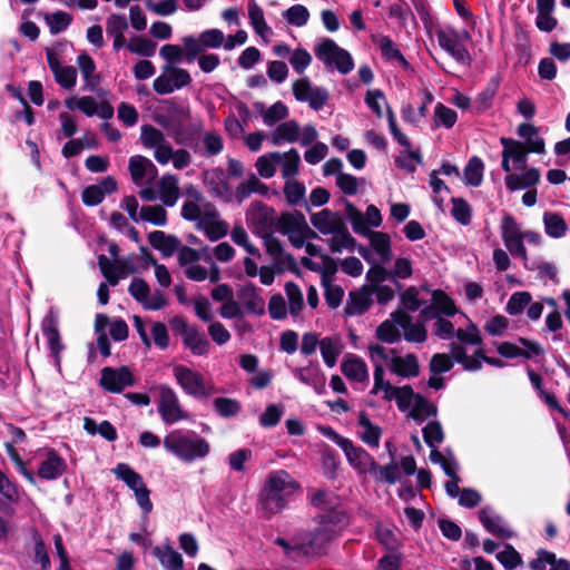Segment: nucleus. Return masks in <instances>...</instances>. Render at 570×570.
Wrapping results in <instances>:
<instances>
[{"mask_svg":"<svg viewBox=\"0 0 570 570\" xmlns=\"http://www.w3.org/2000/svg\"><path fill=\"white\" fill-rule=\"evenodd\" d=\"M173 375L184 393L197 400L208 399L215 392L212 382L205 380L202 373L188 366H174Z\"/></svg>","mask_w":570,"mask_h":570,"instance_id":"nucleus-5","label":"nucleus"},{"mask_svg":"<svg viewBox=\"0 0 570 570\" xmlns=\"http://www.w3.org/2000/svg\"><path fill=\"white\" fill-rule=\"evenodd\" d=\"M149 244L163 253L164 256L169 257L177 252L180 242L176 236L166 235L161 230H154L148 235Z\"/></svg>","mask_w":570,"mask_h":570,"instance_id":"nucleus-45","label":"nucleus"},{"mask_svg":"<svg viewBox=\"0 0 570 570\" xmlns=\"http://www.w3.org/2000/svg\"><path fill=\"white\" fill-rule=\"evenodd\" d=\"M458 120L456 111L444 106L443 104H436L434 108L433 121L435 127L452 128Z\"/></svg>","mask_w":570,"mask_h":570,"instance_id":"nucleus-63","label":"nucleus"},{"mask_svg":"<svg viewBox=\"0 0 570 570\" xmlns=\"http://www.w3.org/2000/svg\"><path fill=\"white\" fill-rule=\"evenodd\" d=\"M439 46L450 55L456 62L469 65L471 56L465 47V42L471 39L469 31H458L451 27L438 29L435 31Z\"/></svg>","mask_w":570,"mask_h":570,"instance_id":"nucleus-8","label":"nucleus"},{"mask_svg":"<svg viewBox=\"0 0 570 570\" xmlns=\"http://www.w3.org/2000/svg\"><path fill=\"white\" fill-rule=\"evenodd\" d=\"M191 82L190 73L180 67L164 65L161 73L153 82L154 90L159 95H169L176 90L189 86Z\"/></svg>","mask_w":570,"mask_h":570,"instance_id":"nucleus-15","label":"nucleus"},{"mask_svg":"<svg viewBox=\"0 0 570 570\" xmlns=\"http://www.w3.org/2000/svg\"><path fill=\"white\" fill-rule=\"evenodd\" d=\"M341 372L355 383H367L370 379L367 364L355 354H346L341 363Z\"/></svg>","mask_w":570,"mask_h":570,"instance_id":"nucleus-28","label":"nucleus"},{"mask_svg":"<svg viewBox=\"0 0 570 570\" xmlns=\"http://www.w3.org/2000/svg\"><path fill=\"white\" fill-rule=\"evenodd\" d=\"M298 490L299 483L287 471L269 472L259 495L261 510L267 515L281 512Z\"/></svg>","mask_w":570,"mask_h":570,"instance_id":"nucleus-2","label":"nucleus"},{"mask_svg":"<svg viewBox=\"0 0 570 570\" xmlns=\"http://www.w3.org/2000/svg\"><path fill=\"white\" fill-rule=\"evenodd\" d=\"M156 390L159 396L157 410L165 424L171 425L190 419L189 413L183 407L178 394L171 387L161 384Z\"/></svg>","mask_w":570,"mask_h":570,"instance_id":"nucleus-11","label":"nucleus"},{"mask_svg":"<svg viewBox=\"0 0 570 570\" xmlns=\"http://www.w3.org/2000/svg\"><path fill=\"white\" fill-rule=\"evenodd\" d=\"M450 352L452 353L455 362L461 364L466 371H479L482 367V362H485L492 366L502 367L504 363L500 358L488 357L484 354V350L478 346L473 355L469 356L464 346L459 343L450 344Z\"/></svg>","mask_w":570,"mask_h":570,"instance_id":"nucleus-19","label":"nucleus"},{"mask_svg":"<svg viewBox=\"0 0 570 570\" xmlns=\"http://www.w3.org/2000/svg\"><path fill=\"white\" fill-rule=\"evenodd\" d=\"M153 554L158 559L165 570H183L184 560L179 552L167 541L153 549Z\"/></svg>","mask_w":570,"mask_h":570,"instance_id":"nucleus-37","label":"nucleus"},{"mask_svg":"<svg viewBox=\"0 0 570 570\" xmlns=\"http://www.w3.org/2000/svg\"><path fill=\"white\" fill-rule=\"evenodd\" d=\"M134 376L126 366L118 368L104 367L101 370L100 385L108 392L120 393L127 386L134 385Z\"/></svg>","mask_w":570,"mask_h":570,"instance_id":"nucleus-21","label":"nucleus"},{"mask_svg":"<svg viewBox=\"0 0 570 570\" xmlns=\"http://www.w3.org/2000/svg\"><path fill=\"white\" fill-rule=\"evenodd\" d=\"M112 473L134 492L135 499L139 508L145 514L153 511V502L150 501V491L146 487L142 476L126 463H118Z\"/></svg>","mask_w":570,"mask_h":570,"instance_id":"nucleus-9","label":"nucleus"},{"mask_svg":"<svg viewBox=\"0 0 570 570\" xmlns=\"http://www.w3.org/2000/svg\"><path fill=\"white\" fill-rule=\"evenodd\" d=\"M138 195L145 202L159 199L164 206L173 207L180 195L178 179L175 175L165 174L156 183V187L141 188Z\"/></svg>","mask_w":570,"mask_h":570,"instance_id":"nucleus-12","label":"nucleus"},{"mask_svg":"<svg viewBox=\"0 0 570 570\" xmlns=\"http://www.w3.org/2000/svg\"><path fill=\"white\" fill-rule=\"evenodd\" d=\"M350 219L355 233L366 235L371 233V227H379L382 224V215L375 205H370L363 215L352 205L347 206Z\"/></svg>","mask_w":570,"mask_h":570,"instance_id":"nucleus-22","label":"nucleus"},{"mask_svg":"<svg viewBox=\"0 0 570 570\" xmlns=\"http://www.w3.org/2000/svg\"><path fill=\"white\" fill-rule=\"evenodd\" d=\"M240 299L247 312L255 315H263L265 313V301L255 286H245L240 292Z\"/></svg>","mask_w":570,"mask_h":570,"instance_id":"nucleus-51","label":"nucleus"},{"mask_svg":"<svg viewBox=\"0 0 570 570\" xmlns=\"http://www.w3.org/2000/svg\"><path fill=\"white\" fill-rule=\"evenodd\" d=\"M66 466V462L61 456L53 451H49L40 463L38 475L41 479L55 480L65 472Z\"/></svg>","mask_w":570,"mask_h":570,"instance_id":"nucleus-42","label":"nucleus"},{"mask_svg":"<svg viewBox=\"0 0 570 570\" xmlns=\"http://www.w3.org/2000/svg\"><path fill=\"white\" fill-rule=\"evenodd\" d=\"M165 450L184 463L205 459L210 452L206 439L195 431L173 430L163 440Z\"/></svg>","mask_w":570,"mask_h":570,"instance_id":"nucleus-3","label":"nucleus"},{"mask_svg":"<svg viewBox=\"0 0 570 570\" xmlns=\"http://www.w3.org/2000/svg\"><path fill=\"white\" fill-rule=\"evenodd\" d=\"M311 501L314 507L326 511L315 519L314 529L299 533L291 540L283 538L275 540V543L282 547L292 559L320 550L347 525V517L343 510L338 509L340 500L335 494L318 490L312 495Z\"/></svg>","mask_w":570,"mask_h":570,"instance_id":"nucleus-1","label":"nucleus"},{"mask_svg":"<svg viewBox=\"0 0 570 570\" xmlns=\"http://www.w3.org/2000/svg\"><path fill=\"white\" fill-rule=\"evenodd\" d=\"M479 519L488 532L504 539L514 537V532L509 528L503 518L491 508H482L479 512Z\"/></svg>","mask_w":570,"mask_h":570,"instance_id":"nucleus-27","label":"nucleus"},{"mask_svg":"<svg viewBox=\"0 0 570 570\" xmlns=\"http://www.w3.org/2000/svg\"><path fill=\"white\" fill-rule=\"evenodd\" d=\"M322 285L327 306L332 309L337 308L343 301L344 289L332 281V276L328 273H323Z\"/></svg>","mask_w":570,"mask_h":570,"instance_id":"nucleus-54","label":"nucleus"},{"mask_svg":"<svg viewBox=\"0 0 570 570\" xmlns=\"http://www.w3.org/2000/svg\"><path fill=\"white\" fill-rule=\"evenodd\" d=\"M452 208L451 215L452 217L461 225L466 226L471 223L472 219V208L470 204L461 198L453 197L451 199Z\"/></svg>","mask_w":570,"mask_h":570,"instance_id":"nucleus-62","label":"nucleus"},{"mask_svg":"<svg viewBox=\"0 0 570 570\" xmlns=\"http://www.w3.org/2000/svg\"><path fill=\"white\" fill-rule=\"evenodd\" d=\"M433 324V333L441 340H451L453 336L456 337V341L452 343H459L460 345H473L480 346L482 345V337L480 335L479 328L470 323L466 328H454V325L449 320L438 316Z\"/></svg>","mask_w":570,"mask_h":570,"instance_id":"nucleus-10","label":"nucleus"},{"mask_svg":"<svg viewBox=\"0 0 570 570\" xmlns=\"http://www.w3.org/2000/svg\"><path fill=\"white\" fill-rule=\"evenodd\" d=\"M324 434L343 450L348 463L360 474H372L373 471H379V464L363 448L355 446L351 440L340 435L331 428L326 429Z\"/></svg>","mask_w":570,"mask_h":570,"instance_id":"nucleus-4","label":"nucleus"},{"mask_svg":"<svg viewBox=\"0 0 570 570\" xmlns=\"http://www.w3.org/2000/svg\"><path fill=\"white\" fill-rule=\"evenodd\" d=\"M328 240L330 249L332 253H342L343 250L353 252L355 240L347 230L345 224L337 232L331 233Z\"/></svg>","mask_w":570,"mask_h":570,"instance_id":"nucleus-57","label":"nucleus"},{"mask_svg":"<svg viewBox=\"0 0 570 570\" xmlns=\"http://www.w3.org/2000/svg\"><path fill=\"white\" fill-rule=\"evenodd\" d=\"M238 111L242 120L232 115L224 121L225 130L232 138H240L244 136L245 125L249 117V110L245 105H239Z\"/></svg>","mask_w":570,"mask_h":570,"instance_id":"nucleus-56","label":"nucleus"},{"mask_svg":"<svg viewBox=\"0 0 570 570\" xmlns=\"http://www.w3.org/2000/svg\"><path fill=\"white\" fill-rule=\"evenodd\" d=\"M501 237L504 246L514 257L528 261V253L522 244V229L511 215H504L500 225Z\"/></svg>","mask_w":570,"mask_h":570,"instance_id":"nucleus-18","label":"nucleus"},{"mask_svg":"<svg viewBox=\"0 0 570 570\" xmlns=\"http://www.w3.org/2000/svg\"><path fill=\"white\" fill-rule=\"evenodd\" d=\"M292 91L297 101L306 102L314 110H321L330 97L325 88L314 86L307 77L295 80L292 83Z\"/></svg>","mask_w":570,"mask_h":570,"instance_id":"nucleus-17","label":"nucleus"},{"mask_svg":"<svg viewBox=\"0 0 570 570\" xmlns=\"http://www.w3.org/2000/svg\"><path fill=\"white\" fill-rule=\"evenodd\" d=\"M344 350V342L340 335H331L321 338L320 352L324 364L333 368Z\"/></svg>","mask_w":570,"mask_h":570,"instance_id":"nucleus-36","label":"nucleus"},{"mask_svg":"<svg viewBox=\"0 0 570 570\" xmlns=\"http://www.w3.org/2000/svg\"><path fill=\"white\" fill-rule=\"evenodd\" d=\"M407 413L416 422H423L436 413V407L423 396L417 395Z\"/></svg>","mask_w":570,"mask_h":570,"instance_id":"nucleus-61","label":"nucleus"},{"mask_svg":"<svg viewBox=\"0 0 570 570\" xmlns=\"http://www.w3.org/2000/svg\"><path fill=\"white\" fill-rule=\"evenodd\" d=\"M128 169L132 183L141 188L151 187L158 176V169L147 157L136 155L130 157Z\"/></svg>","mask_w":570,"mask_h":570,"instance_id":"nucleus-20","label":"nucleus"},{"mask_svg":"<svg viewBox=\"0 0 570 570\" xmlns=\"http://www.w3.org/2000/svg\"><path fill=\"white\" fill-rule=\"evenodd\" d=\"M357 425L360 439L371 448H379L382 429L374 424L364 412L360 413Z\"/></svg>","mask_w":570,"mask_h":570,"instance_id":"nucleus-40","label":"nucleus"},{"mask_svg":"<svg viewBox=\"0 0 570 570\" xmlns=\"http://www.w3.org/2000/svg\"><path fill=\"white\" fill-rule=\"evenodd\" d=\"M293 374L303 384L312 386L316 393L324 392L326 379L317 363L311 362L306 366L296 367Z\"/></svg>","mask_w":570,"mask_h":570,"instance_id":"nucleus-30","label":"nucleus"},{"mask_svg":"<svg viewBox=\"0 0 570 570\" xmlns=\"http://www.w3.org/2000/svg\"><path fill=\"white\" fill-rule=\"evenodd\" d=\"M458 313L454 302L442 291H433L430 305L421 308L423 321H430L438 316H453Z\"/></svg>","mask_w":570,"mask_h":570,"instance_id":"nucleus-24","label":"nucleus"},{"mask_svg":"<svg viewBox=\"0 0 570 570\" xmlns=\"http://www.w3.org/2000/svg\"><path fill=\"white\" fill-rule=\"evenodd\" d=\"M389 370L401 377H416L420 373L419 360L414 354L399 355L396 352L392 355Z\"/></svg>","mask_w":570,"mask_h":570,"instance_id":"nucleus-31","label":"nucleus"},{"mask_svg":"<svg viewBox=\"0 0 570 570\" xmlns=\"http://www.w3.org/2000/svg\"><path fill=\"white\" fill-rule=\"evenodd\" d=\"M517 134L520 138L525 140V148L531 153L544 154L546 144L541 136H539L538 128L531 124L523 122L517 128Z\"/></svg>","mask_w":570,"mask_h":570,"instance_id":"nucleus-43","label":"nucleus"},{"mask_svg":"<svg viewBox=\"0 0 570 570\" xmlns=\"http://www.w3.org/2000/svg\"><path fill=\"white\" fill-rule=\"evenodd\" d=\"M42 333L47 338L49 348L52 355L58 358L63 346L60 342V334L58 331V317L51 309L42 322Z\"/></svg>","mask_w":570,"mask_h":570,"instance_id":"nucleus-39","label":"nucleus"},{"mask_svg":"<svg viewBox=\"0 0 570 570\" xmlns=\"http://www.w3.org/2000/svg\"><path fill=\"white\" fill-rule=\"evenodd\" d=\"M269 188L266 184L262 183L257 176L250 174L247 179L240 183L234 193V199L240 204L247 199L252 194L266 196Z\"/></svg>","mask_w":570,"mask_h":570,"instance_id":"nucleus-41","label":"nucleus"},{"mask_svg":"<svg viewBox=\"0 0 570 570\" xmlns=\"http://www.w3.org/2000/svg\"><path fill=\"white\" fill-rule=\"evenodd\" d=\"M315 57L322 61L326 68L337 69L342 75H346L354 68V61L350 52L341 48L330 38L322 39L314 48Z\"/></svg>","mask_w":570,"mask_h":570,"instance_id":"nucleus-7","label":"nucleus"},{"mask_svg":"<svg viewBox=\"0 0 570 570\" xmlns=\"http://www.w3.org/2000/svg\"><path fill=\"white\" fill-rule=\"evenodd\" d=\"M139 222L150 223L155 226H165L167 224V212L159 205H147L140 207Z\"/></svg>","mask_w":570,"mask_h":570,"instance_id":"nucleus-58","label":"nucleus"},{"mask_svg":"<svg viewBox=\"0 0 570 570\" xmlns=\"http://www.w3.org/2000/svg\"><path fill=\"white\" fill-rule=\"evenodd\" d=\"M117 190V181L108 176L102 178L97 184L89 185L82 191L81 198L87 206L99 205L107 195H110Z\"/></svg>","mask_w":570,"mask_h":570,"instance_id":"nucleus-26","label":"nucleus"},{"mask_svg":"<svg viewBox=\"0 0 570 570\" xmlns=\"http://www.w3.org/2000/svg\"><path fill=\"white\" fill-rule=\"evenodd\" d=\"M399 316L396 311L391 313L390 318L385 320L376 328V337L387 344L396 343L401 338Z\"/></svg>","mask_w":570,"mask_h":570,"instance_id":"nucleus-48","label":"nucleus"},{"mask_svg":"<svg viewBox=\"0 0 570 570\" xmlns=\"http://www.w3.org/2000/svg\"><path fill=\"white\" fill-rule=\"evenodd\" d=\"M277 165L281 167L282 176L285 179L293 178L298 174L301 157L296 149L292 148L288 151L279 153Z\"/></svg>","mask_w":570,"mask_h":570,"instance_id":"nucleus-53","label":"nucleus"},{"mask_svg":"<svg viewBox=\"0 0 570 570\" xmlns=\"http://www.w3.org/2000/svg\"><path fill=\"white\" fill-rule=\"evenodd\" d=\"M522 170L521 174H510L505 176V186L510 191L533 188L540 181L541 173L538 168L525 167V169Z\"/></svg>","mask_w":570,"mask_h":570,"instance_id":"nucleus-33","label":"nucleus"},{"mask_svg":"<svg viewBox=\"0 0 570 570\" xmlns=\"http://www.w3.org/2000/svg\"><path fill=\"white\" fill-rule=\"evenodd\" d=\"M278 230L297 248L303 247L309 237L315 236L302 214H283L278 220Z\"/></svg>","mask_w":570,"mask_h":570,"instance_id":"nucleus-14","label":"nucleus"},{"mask_svg":"<svg viewBox=\"0 0 570 570\" xmlns=\"http://www.w3.org/2000/svg\"><path fill=\"white\" fill-rule=\"evenodd\" d=\"M204 183L213 196L225 203H230L234 199V193L228 183L227 175L222 168H213L205 171Z\"/></svg>","mask_w":570,"mask_h":570,"instance_id":"nucleus-23","label":"nucleus"},{"mask_svg":"<svg viewBox=\"0 0 570 570\" xmlns=\"http://www.w3.org/2000/svg\"><path fill=\"white\" fill-rule=\"evenodd\" d=\"M275 212L262 202H253L246 212V220L257 233L266 232L273 225Z\"/></svg>","mask_w":570,"mask_h":570,"instance_id":"nucleus-25","label":"nucleus"},{"mask_svg":"<svg viewBox=\"0 0 570 570\" xmlns=\"http://www.w3.org/2000/svg\"><path fill=\"white\" fill-rule=\"evenodd\" d=\"M365 236L368 237L371 247L379 256L382 263H387L392 256L391 238L389 234L382 232H371Z\"/></svg>","mask_w":570,"mask_h":570,"instance_id":"nucleus-49","label":"nucleus"},{"mask_svg":"<svg viewBox=\"0 0 570 570\" xmlns=\"http://www.w3.org/2000/svg\"><path fill=\"white\" fill-rule=\"evenodd\" d=\"M187 199L181 206V217L184 219H195L199 216V210L206 205L212 204L207 202L200 190L194 185H188L184 190Z\"/></svg>","mask_w":570,"mask_h":570,"instance_id":"nucleus-34","label":"nucleus"},{"mask_svg":"<svg viewBox=\"0 0 570 570\" xmlns=\"http://www.w3.org/2000/svg\"><path fill=\"white\" fill-rule=\"evenodd\" d=\"M184 272L186 277L194 282H203L208 278L210 283H217L220 279V269L215 263H210L209 271L195 263L185 268Z\"/></svg>","mask_w":570,"mask_h":570,"instance_id":"nucleus-50","label":"nucleus"},{"mask_svg":"<svg viewBox=\"0 0 570 570\" xmlns=\"http://www.w3.org/2000/svg\"><path fill=\"white\" fill-rule=\"evenodd\" d=\"M199 212L197 218L188 220L195 222L196 228L203 232L210 242H217L228 234L229 226L220 217L214 204H206Z\"/></svg>","mask_w":570,"mask_h":570,"instance_id":"nucleus-13","label":"nucleus"},{"mask_svg":"<svg viewBox=\"0 0 570 570\" xmlns=\"http://www.w3.org/2000/svg\"><path fill=\"white\" fill-rule=\"evenodd\" d=\"M384 367L376 366L373 372V387L371 394L380 395L384 401H392L395 396L396 386H393L387 380H385Z\"/></svg>","mask_w":570,"mask_h":570,"instance_id":"nucleus-47","label":"nucleus"},{"mask_svg":"<svg viewBox=\"0 0 570 570\" xmlns=\"http://www.w3.org/2000/svg\"><path fill=\"white\" fill-rule=\"evenodd\" d=\"M77 65L85 80L86 88L92 91L100 80L99 76L95 73V61L88 53L82 52L77 57Z\"/></svg>","mask_w":570,"mask_h":570,"instance_id":"nucleus-52","label":"nucleus"},{"mask_svg":"<svg viewBox=\"0 0 570 570\" xmlns=\"http://www.w3.org/2000/svg\"><path fill=\"white\" fill-rule=\"evenodd\" d=\"M483 170L484 165L479 157L470 158L463 173L464 183L473 187L480 186L483 180Z\"/></svg>","mask_w":570,"mask_h":570,"instance_id":"nucleus-59","label":"nucleus"},{"mask_svg":"<svg viewBox=\"0 0 570 570\" xmlns=\"http://www.w3.org/2000/svg\"><path fill=\"white\" fill-rule=\"evenodd\" d=\"M127 49L135 55L151 57L156 51V43L146 37L135 36L128 41Z\"/></svg>","mask_w":570,"mask_h":570,"instance_id":"nucleus-64","label":"nucleus"},{"mask_svg":"<svg viewBox=\"0 0 570 570\" xmlns=\"http://www.w3.org/2000/svg\"><path fill=\"white\" fill-rule=\"evenodd\" d=\"M190 117L191 115L189 107L174 102L169 104L167 109V121L163 125L171 134L177 144H183L186 141L187 127L193 134L202 131V121L196 120L189 124Z\"/></svg>","mask_w":570,"mask_h":570,"instance_id":"nucleus-6","label":"nucleus"},{"mask_svg":"<svg viewBox=\"0 0 570 570\" xmlns=\"http://www.w3.org/2000/svg\"><path fill=\"white\" fill-rule=\"evenodd\" d=\"M278 151L268 153L256 159L255 168L259 177L269 179L276 174Z\"/></svg>","mask_w":570,"mask_h":570,"instance_id":"nucleus-60","label":"nucleus"},{"mask_svg":"<svg viewBox=\"0 0 570 570\" xmlns=\"http://www.w3.org/2000/svg\"><path fill=\"white\" fill-rule=\"evenodd\" d=\"M400 327L403 331V337L410 343H424L428 338V332L423 323H413L412 317L404 309H397Z\"/></svg>","mask_w":570,"mask_h":570,"instance_id":"nucleus-32","label":"nucleus"},{"mask_svg":"<svg viewBox=\"0 0 570 570\" xmlns=\"http://www.w3.org/2000/svg\"><path fill=\"white\" fill-rule=\"evenodd\" d=\"M544 232L552 238H561L568 232L566 220L557 213L546 212L543 214Z\"/></svg>","mask_w":570,"mask_h":570,"instance_id":"nucleus-55","label":"nucleus"},{"mask_svg":"<svg viewBox=\"0 0 570 570\" xmlns=\"http://www.w3.org/2000/svg\"><path fill=\"white\" fill-rule=\"evenodd\" d=\"M312 225L322 234L330 235L337 232L344 225L343 219L337 213L324 208L311 216Z\"/></svg>","mask_w":570,"mask_h":570,"instance_id":"nucleus-35","label":"nucleus"},{"mask_svg":"<svg viewBox=\"0 0 570 570\" xmlns=\"http://www.w3.org/2000/svg\"><path fill=\"white\" fill-rule=\"evenodd\" d=\"M500 142L515 167L518 169H525L528 153L530 151L525 148L524 144L505 137H501Z\"/></svg>","mask_w":570,"mask_h":570,"instance_id":"nucleus-46","label":"nucleus"},{"mask_svg":"<svg viewBox=\"0 0 570 570\" xmlns=\"http://www.w3.org/2000/svg\"><path fill=\"white\" fill-rule=\"evenodd\" d=\"M520 343L524 346V348H521L515 344L509 342H503L498 344L497 351L501 356L507 358H514L519 356L532 358L534 356L540 355L543 351L541 345L537 342L520 338Z\"/></svg>","mask_w":570,"mask_h":570,"instance_id":"nucleus-29","label":"nucleus"},{"mask_svg":"<svg viewBox=\"0 0 570 570\" xmlns=\"http://www.w3.org/2000/svg\"><path fill=\"white\" fill-rule=\"evenodd\" d=\"M173 325L174 330L181 336L185 348L189 350L193 355L204 356L209 353V341L195 325H189L179 317L173 320Z\"/></svg>","mask_w":570,"mask_h":570,"instance_id":"nucleus-16","label":"nucleus"},{"mask_svg":"<svg viewBox=\"0 0 570 570\" xmlns=\"http://www.w3.org/2000/svg\"><path fill=\"white\" fill-rule=\"evenodd\" d=\"M372 305L371 292L363 287L348 294V301L344 307L345 316L364 314Z\"/></svg>","mask_w":570,"mask_h":570,"instance_id":"nucleus-38","label":"nucleus"},{"mask_svg":"<svg viewBox=\"0 0 570 570\" xmlns=\"http://www.w3.org/2000/svg\"><path fill=\"white\" fill-rule=\"evenodd\" d=\"M299 140V126L294 120H288L279 124L271 132V141L275 146L283 145L285 142L292 144Z\"/></svg>","mask_w":570,"mask_h":570,"instance_id":"nucleus-44","label":"nucleus"}]
</instances>
